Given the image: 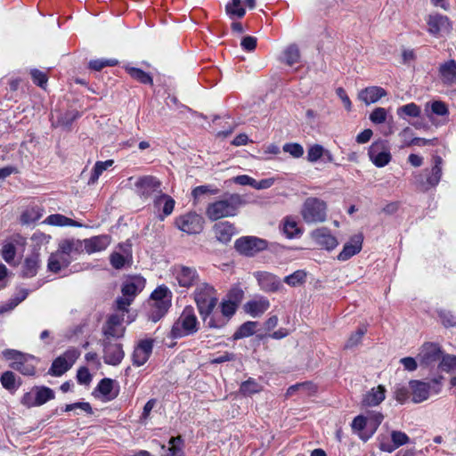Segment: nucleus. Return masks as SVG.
I'll list each match as a JSON object with an SVG mask.
<instances>
[{
    "instance_id": "f257e3e1",
    "label": "nucleus",
    "mask_w": 456,
    "mask_h": 456,
    "mask_svg": "<svg viewBox=\"0 0 456 456\" xmlns=\"http://www.w3.org/2000/svg\"><path fill=\"white\" fill-rule=\"evenodd\" d=\"M243 203L244 201L240 194H229L222 200L208 204L206 209V215L213 221L224 217L234 216L239 208Z\"/></svg>"
},
{
    "instance_id": "f03ea898",
    "label": "nucleus",
    "mask_w": 456,
    "mask_h": 456,
    "mask_svg": "<svg viewBox=\"0 0 456 456\" xmlns=\"http://www.w3.org/2000/svg\"><path fill=\"white\" fill-rule=\"evenodd\" d=\"M200 330V322L191 306H186L174 322L170 338H181L194 335Z\"/></svg>"
},
{
    "instance_id": "7ed1b4c3",
    "label": "nucleus",
    "mask_w": 456,
    "mask_h": 456,
    "mask_svg": "<svg viewBox=\"0 0 456 456\" xmlns=\"http://www.w3.org/2000/svg\"><path fill=\"white\" fill-rule=\"evenodd\" d=\"M194 300L201 318L207 322L217 304L216 289L206 282L198 284L194 291Z\"/></svg>"
},
{
    "instance_id": "20e7f679",
    "label": "nucleus",
    "mask_w": 456,
    "mask_h": 456,
    "mask_svg": "<svg viewBox=\"0 0 456 456\" xmlns=\"http://www.w3.org/2000/svg\"><path fill=\"white\" fill-rule=\"evenodd\" d=\"M172 294L166 286L158 287L151 295L149 319L154 322L159 321L171 306Z\"/></svg>"
},
{
    "instance_id": "39448f33",
    "label": "nucleus",
    "mask_w": 456,
    "mask_h": 456,
    "mask_svg": "<svg viewBox=\"0 0 456 456\" xmlns=\"http://www.w3.org/2000/svg\"><path fill=\"white\" fill-rule=\"evenodd\" d=\"M326 203L318 198H307L301 209L303 219L308 223H321L326 219Z\"/></svg>"
},
{
    "instance_id": "423d86ee",
    "label": "nucleus",
    "mask_w": 456,
    "mask_h": 456,
    "mask_svg": "<svg viewBox=\"0 0 456 456\" xmlns=\"http://www.w3.org/2000/svg\"><path fill=\"white\" fill-rule=\"evenodd\" d=\"M443 159L440 156L434 157V166L429 169L424 170V175H419L416 177V186L422 191H428L429 189L436 186L442 176Z\"/></svg>"
},
{
    "instance_id": "0eeeda50",
    "label": "nucleus",
    "mask_w": 456,
    "mask_h": 456,
    "mask_svg": "<svg viewBox=\"0 0 456 456\" xmlns=\"http://www.w3.org/2000/svg\"><path fill=\"white\" fill-rule=\"evenodd\" d=\"M136 194L142 200L155 199L162 193L161 182L152 175H144L137 179L134 183Z\"/></svg>"
},
{
    "instance_id": "6e6552de",
    "label": "nucleus",
    "mask_w": 456,
    "mask_h": 456,
    "mask_svg": "<svg viewBox=\"0 0 456 456\" xmlns=\"http://www.w3.org/2000/svg\"><path fill=\"white\" fill-rule=\"evenodd\" d=\"M410 388L412 394V401L415 403L427 400L431 392L437 394L440 390V381L438 379H433L429 382L419 380H411Z\"/></svg>"
},
{
    "instance_id": "1a4fd4ad",
    "label": "nucleus",
    "mask_w": 456,
    "mask_h": 456,
    "mask_svg": "<svg viewBox=\"0 0 456 456\" xmlns=\"http://www.w3.org/2000/svg\"><path fill=\"white\" fill-rule=\"evenodd\" d=\"M267 241L253 236L241 237L235 241V248L240 254L253 256L267 248Z\"/></svg>"
},
{
    "instance_id": "9d476101",
    "label": "nucleus",
    "mask_w": 456,
    "mask_h": 456,
    "mask_svg": "<svg viewBox=\"0 0 456 456\" xmlns=\"http://www.w3.org/2000/svg\"><path fill=\"white\" fill-rule=\"evenodd\" d=\"M221 315L214 314L208 318V326L211 329H221L224 327L229 320L234 315L237 310V304L232 300L221 303Z\"/></svg>"
},
{
    "instance_id": "9b49d317",
    "label": "nucleus",
    "mask_w": 456,
    "mask_h": 456,
    "mask_svg": "<svg viewBox=\"0 0 456 456\" xmlns=\"http://www.w3.org/2000/svg\"><path fill=\"white\" fill-rule=\"evenodd\" d=\"M173 274L179 286L185 289L198 285L200 281V275L195 267L177 265L173 268Z\"/></svg>"
},
{
    "instance_id": "f8f14e48",
    "label": "nucleus",
    "mask_w": 456,
    "mask_h": 456,
    "mask_svg": "<svg viewBox=\"0 0 456 456\" xmlns=\"http://www.w3.org/2000/svg\"><path fill=\"white\" fill-rule=\"evenodd\" d=\"M78 355L76 349L67 350L53 362L49 373L56 377L61 376L72 367Z\"/></svg>"
},
{
    "instance_id": "ddd939ff",
    "label": "nucleus",
    "mask_w": 456,
    "mask_h": 456,
    "mask_svg": "<svg viewBox=\"0 0 456 456\" xmlns=\"http://www.w3.org/2000/svg\"><path fill=\"white\" fill-rule=\"evenodd\" d=\"M175 224L184 232L196 234L203 229V218L196 213H187L176 218Z\"/></svg>"
},
{
    "instance_id": "4468645a",
    "label": "nucleus",
    "mask_w": 456,
    "mask_h": 456,
    "mask_svg": "<svg viewBox=\"0 0 456 456\" xmlns=\"http://www.w3.org/2000/svg\"><path fill=\"white\" fill-rule=\"evenodd\" d=\"M103 346V361L106 364L117 366L125 356L123 346L120 343L112 340H102Z\"/></svg>"
},
{
    "instance_id": "2eb2a0df",
    "label": "nucleus",
    "mask_w": 456,
    "mask_h": 456,
    "mask_svg": "<svg viewBox=\"0 0 456 456\" xmlns=\"http://www.w3.org/2000/svg\"><path fill=\"white\" fill-rule=\"evenodd\" d=\"M379 449L382 452H393L398 447L404 445L409 443V436L402 431L393 430L391 432V442L387 436H379Z\"/></svg>"
},
{
    "instance_id": "dca6fc26",
    "label": "nucleus",
    "mask_w": 456,
    "mask_h": 456,
    "mask_svg": "<svg viewBox=\"0 0 456 456\" xmlns=\"http://www.w3.org/2000/svg\"><path fill=\"white\" fill-rule=\"evenodd\" d=\"M254 277L256 279L260 289L265 292H276L282 287L281 280L271 273L256 272Z\"/></svg>"
},
{
    "instance_id": "f3484780",
    "label": "nucleus",
    "mask_w": 456,
    "mask_h": 456,
    "mask_svg": "<svg viewBox=\"0 0 456 456\" xmlns=\"http://www.w3.org/2000/svg\"><path fill=\"white\" fill-rule=\"evenodd\" d=\"M442 354L443 352L437 344L425 343L419 353L418 358L420 364L429 366L439 361Z\"/></svg>"
},
{
    "instance_id": "a211bd4d",
    "label": "nucleus",
    "mask_w": 456,
    "mask_h": 456,
    "mask_svg": "<svg viewBox=\"0 0 456 456\" xmlns=\"http://www.w3.org/2000/svg\"><path fill=\"white\" fill-rule=\"evenodd\" d=\"M153 349L152 339H142L134 347L132 361L135 366L143 365L150 358Z\"/></svg>"
},
{
    "instance_id": "6ab92c4d",
    "label": "nucleus",
    "mask_w": 456,
    "mask_h": 456,
    "mask_svg": "<svg viewBox=\"0 0 456 456\" xmlns=\"http://www.w3.org/2000/svg\"><path fill=\"white\" fill-rule=\"evenodd\" d=\"M362 241L363 236L362 233L352 236L350 240L344 245L342 251L338 256V259L339 261H346L359 253L362 249Z\"/></svg>"
},
{
    "instance_id": "aec40b11",
    "label": "nucleus",
    "mask_w": 456,
    "mask_h": 456,
    "mask_svg": "<svg viewBox=\"0 0 456 456\" xmlns=\"http://www.w3.org/2000/svg\"><path fill=\"white\" fill-rule=\"evenodd\" d=\"M271 304L265 297H257L252 300L248 301L243 308L244 311L252 317H260L270 307Z\"/></svg>"
},
{
    "instance_id": "412c9836",
    "label": "nucleus",
    "mask_w": 456,
    "mask_h": 456,
    "mask_svg": "<svg viewBox=\"0 0 456 456\" xmlns=\"http://www.w3.org/2000/svg\"><path fill=\"white\" fill-rule=\"evenodd\" d=\"M312 238L319 245L327 250H332L338 245L337 239L330 233V231L326 227H322L314 230L312 232Z\"/></svg>"
},
{
    "instance_id": "4be33fe9",
    "label": "nucleus",
    "mask_w": 456,
    "mask_h": 456,
    "mask_svg": "<svg viewBox=\"0 0 456 456\" xmlns=\"http://www.w3.org/2000/svg\"><path fill=\"white\" fill-rule=\"evenodd\" d=\"M83 249L85 248L88 254L100 252L104 250L110 243V237L109 235H99L83 241Z\"/></svg>"
},
{
    "instance_id": "5701e85b",
    "label": "nucleus",
    "mask_w": 456,
    "mask_h": 456,
    "mask_svg": "<svg viewBox=\"0 0 456 456\" xmlns=\"http://www.w3.org/2000/svg\"><path fill=\"white\" fill-rule=\"evenodd\" d=\"M40 254L38 251H33L28 256L23 263L21 275L23 278H31L37 275L40 267Z\"/></svg>"
},
{
    "instance_id": "b1692460",
    "label": "nucleus",
    "mask_w": 456,
    "mask_h": 456,
    "mask_svg": "<svg viewBox=\"0 0 456 456\" xmlns=\"http://www.w3.org/2000/svg\"><path fill=\"white\" fill-rule=\"evenodd\" d=\"M438 73L444 85L452 86L456 84V61L449 60L442 63Z\"/></svg>"
},
{
    "instance_id": "393cba45",
    "label": "nucleus",
    "mask_w": 456,
    "mask_h": 456,
    "mask_svg": "<svg viewBox=\"0 0 456 456\" xmlns=\"http://www.w3.org/2000/svg\"><path fill=\"white\" fill-rule=\"evenodd\" d=\"M387 95V91L380 86H369L361 90L358 94L360 101L366 105L377 102L382 97Z\"/></svg>"
},
{
    "instance_id": "a878e982",
    "label": "nucleus",
    "mask_w": 456,
    "mask_h": 456,
    "mask_svg": "<svg viewBox=\"0 0 456 456\" xmlns=\"http://www.w3.org/2000/svg\"><path fill=\"white\" fill-rule=\"evenodd\" d=\"M73 257H68L64 254L62 255L60 250H56L52 253L48 258L47 268L50 272L57 273L62 268H66L72 262Z\"/></svg>"
},
{
    "instance_id": "bb28decb",
    "label": "nucleus",
    "mask_w": 456,
    "mask_h": 456,
    "mask_svg": "<svg viewBox=\"0 0 456 456\" xmlns=\"http://www.w3.org/2000/svg\"><path fill=\"white\" fill-rule=\"evenodd\" d=\"M381 144L373 143L369 150V156L373 164L378 167H383L391 160V154L387 151H380Z\"/></svg>"
},
{
    "instance_id": "cd10ccee",
    "label": "nucleus",
    "mask_w": 456,
    "mask_h": 456,
    "mask_svg": "<svg viewBox=\"0 0 456 456\" xmlns=\"http://www.w3.org/2000/svg\"><path fill=\"white\" fill-rule=\"evenodd\" d=\"M58 250L68 257H73V255L83 252V242L79 240L66 239L59 243Z\"/></svg>"
},
{
    "instance_id": "c85d7f7f",
    "label": "nucleus",
    "mask_w": 456,
    "mask_h": 456,
    "mask_svg": "<svg viewBox=\"0 0 456 456\" xmlns=\"http://www.w3.org/2000/svg\"><path fill=\"white\" fill-rule=\"evenodd\" d=\"M145 280L142 277H133L127 280L122 287V294L125 297L134 298V297L144 288Z\"/></svg>"
},
{
    "instance_id": "c756f323",
    "label": "nucleus",
    "mask_w": 456,
    "mask_h": 456,
    "mask_svg": "<svg viewBox=\"0 0 456 456\" xmlns=\"http://www.w3.org/2000/svg\"><path fill=\"white\" fill-rule=\"evenodd\" d=\"M214 232L219 241L226 243L231 240L235 233V227L227 221L219 222L214 225Z\"/></svg>"
},
{
    "instance_id": "7c9ffc66",
    "label": "nucleus",
    "mask_w": 456,
    "mask_h": 456,
    "mask_svg": "<svg viewBox=\"0 0 456 456\" xmlns=\"http://www.w3.org/2000/svg\"><path fill=\"white\" fill-rule=\"evenodd\" d=\"M428 32L433 35H437L442 31L449 29L450 23L446 16L443 15H431L428 20Z\"/></svg>"
},
{
    "instance_id": "2f4dec72",
    "label": "nucleus",
    "mask_w": 456,
    "mask_h": 456,
    "mask_svg": "<svg viewBox=\"0 0 456 456\" xmlns=\"http://www.w3.org/2000/svg\"><path fill=\"white\" fill-rule=\"evenodd\" d=\"M385 388L379 386L376 389L373 388L368 392L362 400V403L366 406H376L385 399Z\"/></svg>"
},
{
    "instance_id": "473e14b6",
    "label": "nucleus",
    "mask_w": 456,
    "mask_h": 456,
    "mask_svg": "<svg viewBox=\"0 0 456 456\" xmlns=\"http://www.w3.org/2000/svg\"><path fill=\"white\" fill-rule=\"evenodd\" d=\"M163 204L162 212L164 216H169L175 208V200L172 197H170L167 194L161 193L159 195H157L154 199V207L157 208H159L160 206Z\"/></svg>"
},
{
    "instance_id": "72a5a7b5",
    "label": "nucleus",
    "mask_w": 456,
    "mask_h": 456,
    "mask_svg": "<svg viewBox=\"0 0 456 456\" xmlns=\"http://www.w3.org/2000/svg\"><path fill=\"white\" fill-rule=\"evenodd\" d=\"M258 326L257 322H246L242 323L238 330L234 332L232 338L234 340L241 339L252 336L256 332V329Z\"/></svg>"
},
{
    "instance_id": "f704fd0d",
    "label": "nucleus",
    "mask_w": 456,
    "mask_h": 456,
    "mask_svg": "<svg viewBox=\"0 0 456 456\" xmlns=\"http://www.w3.org/2000/svg\"><path fill=\"white\" fill-rule=\"evenodd\" d=\"M45 221L47 224L56 226H81L77 221L61 214L50 215Z\"/></svg>"
},
{
    "instance_id": "c9c22d12",
    "label": "nucleus",
    "mask_w": 456,
    "mask_h": 456,
    "mask_svg": "<svg viewBox=\"0 0 456 456\" xmlns=\"http://www.w3.org/2000/svg\"><path fill=\"white\" fill-rule=\"evenodd\" d=\"M28 356L26 354H23L22 359L19 360L18 362H12L11 364V368L20 371L23 375L31 376L35 374V367L33 364L29 363Z\"/></svg>"
},
{
    "instance_id": "e433bc0d",
    "label": "nucleus",
    "mask_w": 456,
    "mask_h": 456,
    "mask_svg": "<svg viewBox=\"0 0 456 456\" xmlns=\"http://www.w3.org/2000/svg\"><path fill=\"white\" fill-rule=\"evenodd\" d=\"M421 110L419 105L414 102H411L399 107L396 110V114L399 118H404L407 117L418 118L420 116Z\"/></svg>"
},
{
    "instance_id": "4c0bfd02",
    "label": "nucleus",
    "mask_w": 456,
    "mask_h": 456,
    "mask_svg": "<svg viewBox=\"0 0 456 456\" xmlns=\"http://www.w3.org/2000/svg\"><path fill=\"white\" fill-rule=\"evenodd\" d=\"M114 161L112 159L106 161H97L92 170L91 176L88 180V184L95 183L102 172L108 167H111Z\"/></svg>"
},
{
    "instance_id": "58836bf2",
    "label": "nucleus",
    "mask_w": 456,
    "mask_h": 456,
    "mask_svg": "<svg viewBox=\"0 0 456 456\" xmlns=\"http://www.w3.org/2000/svg\"><path fill=\"white\" fill-rule=\"evenodd\" d=\"M34 392L36 404L37 406H40L45 403L47 401L54 398V392L46 387H36Z\"/></svg>"
},
{
    "instance_id": "ea45409f",
    "label": "nucleus",
    "mask_w": 456,
    "mask_h": 456,
    "mask_svg": "<svg viewBox=\"0 0 456 456\" xmlns=\"http://www.w3.org/2000/svg\"><path fill=\"white\" fill-rule=\"evenodd\" d=\"M126 71L134 79L144 85H152L153 80L150 74L138 68H126Z\"/></svg>"
},
{
    "instance_id": "a19ab883",
    "label": "nucleus",
    "mask_w": 456,
    "mask_h": 456,
    "mask_svg": "<svg viewBox=\"0 0 456 456\" xmlns=\"http://www.w3.org/2000/svg\"><path fill=\"white\" fill-rule=\"evenodd\" d=\"M300 60V52L297 45H289L284 51V61L289 66L297 63Z\"/></svg>"
},
{
    "instance_id": "79ce46f5",
    "label": "nucleus",
    "mask_w": 456,
    "mask_h": 456,
    "mask_svg": "<svg viewBox=\"0 0 456 456\" xmlns=\"http://www.w3.org/2000/svg\"><path fill=\"white\" fill-rule=\"evenodd\" d=\"M102 333L104 335V338L102 340H112V338H119L124 336L125 327L103 325Z\"/></svg>"
},
{
    "instance_id": "37998d69",
    "label": "nucleus",
    "mask_w": 456,
    "mask_h": 456,
    "mask_svg": "<svg viewBox=\"0 0 456 456\" xmlns=\"http://www.w3.org/2000/svg\"><path fill=\"white\" fill-rule=\"evenodd\" d=\"M262 387L254 379L249 378L248 380L241 383L240 391L245 395H249L260 392Z\"/></svg>"
},
{
    "instance_id": "c03bdc74",
    "label": "nucleus",
    "mask_w": 456,
    "mask_h": 456,
    "mask_svg": "<svg viewBox=\"0 0 456 456\" xmlns=\"http://www.w3.org/2000/svg\"><path fill=\"white\" fill-rule=\"evenodd\" d=\"M225 10L230 16H237L238 18H242L246 13L245 9L241 6L240 0H232L226 4Z\"/></svg>"
},
{
    "instance_id": "a18cd8bd",
    "label": "nucleus",
    "mask_w": 456,
    "mask_h": 456,
    "mask_svg": "<svg viewBox=\"0 0 456 456\" xmlns=\"http://www.w3.org/2000/svg\"><path fill=\"white\" fill-rule=\"evenodd\" d=\"M118 61L116 59H97L89 62V68L95 71H100L105 67H114Z\"/></svg>"
},
{
    "instance_id": "49530a36",
    "label": "nucleus",
    "mask_w": 456,
    "mask_h": 456,
    "mask_svg": "<svg viewBox=\"0 0 456 456\" xmlns=\"http://www.w3.org/2000/svg\"><path fill=\"white\" fill-rule=\"evenodd\" d=\"M367 332L366 327L362 326L357 329V330L353 333L349 338L347 339L345 348H352L360 344L363 335Z\"/></svg>"
},
{
    "instance_id": "de8ad7c7",
    "label": "nucleus",
    "mask_w": 456,
    "mask_h": 456,
    "mask_svg": "<svg viewBox=\"0 0 456 456\" xmlns=\"http://www.w3.org/2000/svg\"><path fill=\"white\" fill-rule=\"evenodd\" d=\"M218 192V189H213L210 185H200V186H197L195 187L192 191H191V195L194 199V204L197 203V201L200 200V198L202 196V195H205V194H216Z\"/></svg>"
},
{
    "instance_id": "09e8293b",
    "label": "nucleus",
    "mask_w": 456,
    "mask_h": 456,
    "mask_svg": "<svg viewBox=\"0 0 456 456\" xmlns=\"http://www.w3.org/2000/svg\"><path fill=\"white\" fill-rule=\"evenodd\" d=\"M283 232L288 238L291 239L299 234L301 232L297 228V224L296 221L286 218L283 224Z\"/></svg>"
},
{
    "instance_id": "8fccbe9b",
    "label": "nucleus",
    "mask_w": 456,
    "mask_h": 456,
    "mask_svg": "<svg viewBox=\"0 0 456 456\" xmlns=\"http://www.w3.org/2000/svg\"><path fill=\"white\" fill-rule=\"evenodd\" d=\"M182 438L180 436L172 437L169 441L170 447L162 456H183V450L177 445V443H181Z\"/></svg>"
},
{
    "instance_id": "3c124183",
    "label": "nucleus",
    "mask_w": 456,
    "mask_h": 456,
    "mask_svg": "<svg viewBox=\"0 0 456 456\" xmlns=\"http://www.w3.org/2000/svg\"><path fill=\"white\" fill-rule=\"evenodd\" d=\"M439 369L442 371H452L456 370V356L444 355L442 356V360L439 363Z\"/></svg>"
},
{
    "instance_id": "603ef678",
    "label": "nucleus",
    "mask_w": 456,
    "mask_h": 456,
    "mask_svg": "<svg viewBox=\"0 0 456 456\" xmlns=\"http://www.w3.org/2000/svg\"><path fill=\"white\" fill-rule=\"evenodd\" d=\"M98 391L105 395L109 396V398H114L116 395H110L111 391L113 389V380L108 378L102 379L98 386H97Z\"/></svg>"
},
{
    "instance_id": "864d4df0",
    "label": "nucleus",
    "mask_w": 456,
    "mask_h": 456,
    "mask_svg": "<svg viewBox=\"0 0 456 456\" xmlns=\"http://www.w3.org/2000/svg\"><path fill=\"white\" fill-rule=\"evenodd\" d=\"M324 153V148L320 144L312 145L307 151V160L316 162L321 159Z\"/></svg>"
},
{
    "instance_id": "5fc2aeb1",
    "label": "nucleus",
    "mask_w": 456,
    "mask_h": 456,
    "mask_svg": "<svg viewBox=\"0 0 456 456\" xmlns=\"http://www.w3.org/2000/svg\"><path fill=\"white\" fill-rule=\"evenodd\" d=\"M305 276L306 274L305 272L298 270L294 272L292 274L286 276L284 281L287 284L295 287L303 283L305 281Z\"/></svg>"
},
{
    "instance_id": "6e6d98bb",
    "label": "nucleus",
    "mask_w": 456,
    "mask_h": 456,
    "mask_svg": "<svg viewBox=\"0 0 456 456\" xmlns=\"http://www.w3.org/2000/svg\"><path fill=\"white\" fill-rule=\"evenodd\" d=\"M28 295V290L26 289H20L14 296L8 302V309H13L20 303L26 299Z\"/></svg>"
},
{
    "instance_id": "4d7b16f0",
    "label": "nucleus",
    "mask_w": 456,
    "mask_h": 456,
    "mask_svg": "<svg viewBox=\"0 0 456 456\" xmlns=\"http://www.w3.org/2000/svg\"><path fill=\"white\" fill-rule=\"evenodd\" d=\"M387 110L384 108L378 107L373 110L370 115V120L374 124H382L387 119Z\"/></svg>"
},
{
    "instance_id": "13d9d810",
    "label": "nucleus",
    "mask_w": 456,
    "mask_h": 456,
    "mask_svg": "<svg viewBox=\"0 0 456 456\" xmlns=\"http://www.w3.org/2000/svg\"><path fill=\"white\" fill-rule=\"evenodd\" d=\"M283 151L293 158H300L304 154V148L299 143H285Z\"/></svg>"
},
{
    "instance_id": "bf43d9fd",
    "label": "nucleus",
    "mask_w": 456,
    "mask_h": 456,
    "mask_svg": "<svg viewBox=\"0 0 456 456\" xmlns=\"http://www.w3.org/2000/svg\"><path fill=\"white\" fill-rule=\"evenodd\" d=\"M2 386L8 389L12 390L16 387L15 375L12 371H5L1 376Z\"/></svg>"
},
{
    "instance_id": "052dcab7",
    "label": "nucleus",
    "mask_w": 456,
    "mask_h": 456,
    "mask_svg": "<svg viewBox=\"0 0 456 456\" xmlns=\"http://www.w3.org/2000/svg\"><path fill=\"white\" fill-rule=\"evenodd\" d=\"M383 415L380 412H375L371 415L370 424H371V432L369 436H364L363 434H359V436L363 441L369 439V437L376 431L377 428L380 425L383 420Z\"/></svg>"
},
{
    "instance_id": "680f3d73",
    "label": "nucleus",
    "mask_w": 456,
    "mask_h": 456,
    "mask_svg": "<svg viewBox=\"0 0 456 456\" xmlns=\"http://www.w3.org/2000/svg\"><path fill=\"white\" fill-rule=\"evenodd\" d=\"M438 314L442 323L445 327H454L456 325V316H454L450 311L440 310Z\"/></svg>"
},
{
    "instance_id": "e2e57ef3",
    "label": "nucleus",
    "mask_w": 456,
    "mask_h": 456,
    "mask_svg": "<svg viewBox=\"0 0 456 456\" xmlns=\"http://www.w3.org/2000/svg\"><path fill=\"white\" fill-rule=\"evenodd\" d=\"M16 248L12 243L4 245L2 248V256L8 263L11 264L15 257Z\"/></svg>"
},
{
    "instance_id": "0e129e2a",
    "label": "nucleus",
    "mask_w": 456,
    "mask_h": 456,
    "mask_svg": "<svg viewBox=\"0 0 456 456\" xmlns=\"http://www.w3.org/2000/svg\"><path fill=\"white\" fill-rule=\"evenodd\" d=\"M431 111L437 116H445L449 113L447 105L442 101L433 102L431 103Z\"/></svg>"
},
{
    "instance_id": "69168bd1",
    "label": "nucleus",
    "mask_w": 456,
    "mask_h": 456,
    "mask_svg": "<svg viewBox=\"0 0 456 456\" xmlns=\"http://www.w3.org/2000/svg\"><path fill=\"white\" fill-rule=\"evenodd\" d=\"M30 74H31L33 82L37 86L44 88L45 86L47 83V77H46V75L45 73H43L42 71L38 70V69H32Z\"/></svg>"
},
{
    "instance_id": "338daca9",
    "label": "nucleus",
    "mask_w": 456,
    "mask_h": 456,
    "mask_svg": "<svg viewBox=\"0 0 456 456\" xmlns=\"http://www.w3.org/2000/svg\"><path fill=\"white\" fill-rule=\"evenodd\" d=\"M110 264L115 269H121L126 261V258L120 253L114 252L110 257Z\"/></svg>"
},
{
    "instance_id": "774afa93",
    "label": "nucleus",
    "mask_w": 456,
    "mask_h": 456,
    "mask_svg": "<svg viewBox=\"0 0 456 456\" xmlns=\"http://www.w3.org/2000/svg\"><path fill=\"white\" fill-rule=\"evenodd\" d=\"M77 382L83 385H87L92 380V376L86 367H81L77 373Z\"/></svg>"
}]
</instances>
